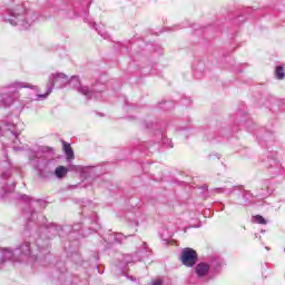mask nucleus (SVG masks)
Here are the masks:
<instances>
[{"label":"nucleus","instance_id":"obj_7","mask_svg":"<svg viewBox=\"0 0 285 285\" xmlns=\"http://www.w3.org/2000/svg\"><path fill=\"white\" fill-rule=\"evenodd\" d=\"M81 2H76L73 7L63 4V10L67 12L68 19H75V17H82L83 14V21L86 23H89L91 28H95V22L90 18H88V11L80 10Z\"/></svg>","mask_w":285,"mask_h":285},{"label":"nucleus","instance_id":"obj_2","mask_svg":"<svg viewBox=\"0 0 285 285\" xmlns=\"http://www.w3.org/2000/svg\"><path fill=\"white\" fill-rule=\"evenodd\" d=\"M37 262V255L32 254L30 243L24 242L20 244L16 249L10 250L8 248L0 249V268H3L6 262Z\"/></svg>","mask_w":285,"mask_h":285},{"label":"nucleus","instance_id":"obj_35","mask_svg":"<svg viewBox=\"0 0 285 285\" xmlns=\"http://www.w3.org/2000/svg\"><path fill=\"white\" fill-rule=\"evenodd\" d=\"M47 230H49V233H52V235H57V227H53V225L48 227Z\"/></svg>","mask_w":285,"mask_h":285},{"label":"nucleus","instance_id":"obj_26","mask_svg":"<svg viewBox=\"0 0 285 285\" xmlns=\"http://www.w3.org/2000/svg\"><path fill=\"white\" fill-rule=\"evenodd\" d=\"M254 222H255L256 224H262V225L268 224V222H266V218H264V216H262V215H256V216L254 217Z\"/></svg>","mask_w":285,"mask_h":285},{"label":"nucleus","instance_id":"obj_16","mask_svg":"<svg viewBox=\"0 0 285 285\" xmlns=\"http://www.w3.org/2000/svg\"><path fill=\"white\" fill-rule=\"evenodd\" d=\"M156 141H157V144H159V141H163V144L166 146V148H173V146H174L173 140L168 139V138H164V134H161V131H158Z\"/></svg>","mask_w":285,"mask_h":285},{"label":"nucleus","instance_id":"obj_36","mask_svg":"<svg viewBox=\"0 0 285 285\" xmlns=\"http://www.w3.org/2000/svg\"><path fill=\"white\" fill-rule=\"evenodd\" d=\"M208 159L213 160V159H219V154H210L208 156Z\"/></svg>","mask_w":285,"mask_h":285},{"label":"nucleus","instance_id":"obj_24","mask_svg":"<svg viewBox=\"0 0 285 285\" xmlns=\"http://www.w3.org/2000/svg\"><path fill=\"white\" fill-rule=\"evenodd\" d=\"M173 108H175V102L173 101H165L161 105L163 110H173Z\"/></svg>","mask_w":285,"mask_h":285},{"label":"nucleus","instance_id":"obj_8","mask_svg":"<svg viewBox=\"0 0 285 285\" xmlns=\"http://www.w3.org/2000/svg\"><path fill=\"white\" fill-rule=\"evenodd\" d=\"M276 188L277 186L275 185V180L272 178L263 179L256 188V197H259L261 199H268V197L275 193Z\"/></svg>","mask_w":285,"mask_h":285},{"label":"nucleus","instance_id":"obj_33","mask_svg":"<svg viewBox=\"0 0 285 285\" xmlns=\"http://www.w3.org/2000/svg\"><path fill=\"white\" fill-rule=\"evenodd\" d=\"M41 153H55V148H52V147H42Z\"/></svg>","mask_w":285,"mask_h":285},{"label":"nucleus","instance_id":"obj_9","mask_svg":"<svg viewBox=\"0 0 285 285\" xmlns=\"http://www.w3.org/2000/svg\"><path fill=\"white\" fill-rule=\"evenodd\" d=\"M197 252L190 247H186L181 250L180 255V262L184 266H187V268H193L195 264H197Z\"/></svg>","mask_w":285,"mask_h":285},{"label":"nucleus","instance_id":"obj_1","mask_svg":"<svg viewBox=\"0 0 285 285\" xmlns=\"http://www.w3.org/2000/svg\"><path fill=\"white\" fill-rule=\"evenodd\" d=\"M38 19L39 13L26 8V4H17L14 8L8 9L3 14L4 23L17 26L20 30H28Z\"/></svg>","mask_w":285,"mask_h":285},{"label":"nucleus","instance_id":"obj_25","mask_svg":"<svg viewBox=\"0 0 285 285\" xmlns=\"http://www.w3.org/2000/svg\"><path fill=\"white\" fill-rule=\"evenodd\" d=\"M2 104L3 106H10V104H12V96L2 95Z\"/></svg>","mask_w":285,"mask_h":285},{"label":"nucleus","instance_id":"obj_12","mask_svg":"<svg viewBox=\"0 0 285 285\" xmlns=\"http://www.w3.org/2000/svg\"><path fill=\"white\" fill-rule=\"evenodd\" d=\"M21 88H29L30 90L39 92V88L30 82L16 81L8 85V89L11 90V92H17V90H21Z\"/></svg>","mask_w":285,"mask_h":285},{"label":"nucleus","instance_id":"obj_38","mask_svg":"<svg viewBox=\"0 0 285 285\" xmlns=\"http://www.w3.org/2000/svg\"><path fill=\"white\" fill-rule=\"evenodd\" d=\"M52 164H55V160H48V161L46 163L47 168H48V166H52Z\"/></svg>","mask_w":285,"mask_h":285},{"label":"nucleus","instance_id":"obj_29","mask_svg":"<svg viewBox=\"0 0 285 285\" xmlns=\"http://www.w3.org/2000/svg\"><path fill=\"white\" fill-rule=\"evenodd\" d=\"M4 128H7V130H10L11 132H14L16 125H14V122L6 121Z\"/></svg>","mask_w":285,"mask_h":285},{"label":"nucleus","instance_id":"obj_20","mask_svg":"<svg viewBox=\"0 0 285 285\" xmlns=\"http://www.w3.org/2000/svg\"><path fill=\"white\" fill-rule=\"evenodd\" d=\"M12 135L14 136V140L12 141V149L16 151L23 150V147H21V140H19V132L12 131Z\"/></svg>","mask_w":285,"mask_h":285},{"label":"nucleus","instance_id":"obj_28","mask_svg":"<svg viewBox=\"0 0 285 285\" xmlns=\"http://www.w3.org/2000/svg\"><path fill=\"white\" fill-rule=\"evenodd\" d=\"M128 236L124 235V234H116L115 236V242H117V244H121V242H124V239H127Z\"/></svg>","mask_w":285,"mask_h":285},{"label":"nucleus","instance_id":"obj_39","mask_svg":"<svg viewBox=\"0 0 285 285\" xmlns=\"http://www.w3.org/2000/svg\"><path fill=\"white\" fill-rule=\"evenodd\" d=\"M250 124H253V122H250V121H245L244 124H243V126H250Z\"/></svg>","mask_w":285,"mask_h":285},{"label":"nucleus","instance_id":"obj_40","mask_svg":"<svg viewBox=\"0 0 285 285\" xmlns=\"http://www.w3.org/2000/svg\"><path fill=\"white\" fill-rule=\"evenodd\" d=\"M3 135V130L0 128V136H2Z\"/></svg>","mask_w":285,"mask_h":285},{"label":"nucleus","instance_id":"obj_6","mask_svg":"<svg viewBox=\"0 0 285 285\" xmlns=\"http://www.w3.org/2000/svg\"><path fill=\"white\" fill-rule=\"evenodd\" d=\"M59 83V86H63L65 83H68V76L62 72L52 73L49 76V82L47 85V92L46 94H37L36 95V101H43L48 99V96L52 90H55V85Z\"/></svg>","mask_w":285,"mask_h":285},{"label":"nucleus","instance_id":"obj_5","mask_svg":"<svg viewBox=\"0 0 285 285\" xmlns=\"http://www.w3.org/2000/svg\"><path fill=\"white\" fill-rule=\"evenodd\" d=\"M16 202H19L20 204H26V208L22 209V217H24L27 225L26 229L28 230V227L30 226V223L35 222V217L37 215V212L30 207V204L32 202H41L40 199L35 200L32 197L26 195V194H18L14 197Z\"/></svg>","mask_w":285,"mask_h":285},{"label":"nucleus","instance_id":"obj_19","mask_svg":"<svg viewBox=\"0 0 285 285\" xmlns=\"http://www.w3.org/2000/svg\"><path fill=\"white\" fill-rule=\"evenodd\" d=\"M17 183H13L11 187H8L6 183H0V197H4L7 193H12Z\"/></svg>","mask_w":285,"mask_h":285},{"label":"nucleus","instance_id":"obj_32","mask_svg":"<svg viewBox=\"0 0 285 285\" xmlns=\"http://www.w3.org/2000/svg\"><path fill=\"white\" fill-rule=\"evenodd\" d=\"M190 104H193V100H191L190 98H184V99L181 100V105H183V106L188 107V106H190Z\"/></svg>","mask_w":285,"mask_h":285},{"label":"nucleus","instance_id":"obj_13","mask_svg":"<svg viewBox=\"0 0 285 285\" xmlns=\"http://www.w3.org/2000/svg\"><path fill=\"white\" fill-rule=\"evenodd\" d=\"M195 273L197 275V277L202 278V277H206L208 275V273H210V265L202 262L198 263L195 266Z\"/></svg>","mask_w":285,"mask_h":285},{"label":"nucleus","instance_id":"obj_43","mask_svg":"<svg viewBox=\"0 0 285 285\" xmlns=\"http://www.w3.org/2000/svg\"><path fill=\"white\" fill-rule=\"evenodd\" d=\"M261 233H266V230H265V229H262Z\"/></svg>","mask_w":285,"mask_h":285},{"label":"nucleus","instance_id":"obj_22","mask_svg":"<svg viewBox=\"0 0 285 285\" xmlns=\"http://www.w3.org/2000/svg\"><path fill=\"white\" fill-rule=\"evenodd\" d=\"M209 267L213 268L215 271V273H217V271H219V268H222V259L219 257H214L210 261Z\"/></svg>","mask_w":285,"mask_h":285},{"label":"nucleus","instance_id":"obj_23","mask_svg":"<svg viewBox=\"0 0 285 285\" xmlns=\"http://www.w3.org/2000/svg\"><path fill=\"white\" fill-rule=\"evenodd\" d=\"M274 75H275V77H276L278 80L285 79L284 66H282V65L276 66L275 71H274Z\"/></svg>","mask_w":285,"mask_h":285},{"label":"nucleus","instance_id":"obj_11","mask_svg":"<svg viewBox=\"0 0 285 285\" xmlns=\"http://www.w3.org/2000/svg\"><path fill=\"white\" fill-rule=\"evenodd\" d=\"M13 169H14V166L9 159L1 160L0 161V179H2L3 181H6L7 179H10V177H12Z\"/></svg>","mask_w":285,"mask_h":285},{"label":"nucleus","instance_id":"obj_14","mask_svg":"<svg viewBox=\"0 0 285 285\" xmlns=\"http://www.w3.org/2000/svg\"><path fill=\"white\" fill-rule=\"evenodd\" d=\"M226 132V129H209L206 131L207 140L213 141H222L219 137H224V134Z\"/></svg>","mask_w":285,"mask_h":285},{"label":"nucleus","instance_id":"obj_18","mask_svg":"<svg viewBox=\"0 0 285 285\" xmlns=\"http://www.w3.org/2000/svg\"><path fill=\"white\" fill-rule=\"evenodd\" d=\"M237 190V187L226 188V187H217L212 189V193H216L217 195L225 193L226 195H233Z\"/></svg>","mask_w":285,"mask_h":285},{"label":"nucleus","instance_id":"obj_27","mask_svg":"<svg viewBox=\"0 0 285 285\" xmlns=\"http://www.w3.org/2000/svg\"><path fill=\"white\" fill-rule=\"evenodd\" d=\"M142 257H148V255H150L151 249L148 247V245L146 243H142Z\"/></svg>","mask_w":285,"mask_h":285},{"label":"nucleus","instance_id":"obj_4","mask_svg":"<svg viewBox=\"0 0 285 285\" xmlns=\"http://www.w3.org/2000/svg\"><path fill=\"white\" fill-rule=\"evenodd\" d=\"M259 164L262 168L269 170V175H279L282 164L277 160V151H265L261 157Z\"/></svg>","mask_w":285,"mask_h":285},{"label":"nucleus","instance_id":"obj_15","mask_svg":"<svg viewBox=\"0 0 285 285\" xmlns=\"http://www.w3.org/2000/svg\"><path fill=\"white\" fill-rule=\"evenodd\" d=\"M256 137H257L258 144L262 146H264L265 141H268V139L273 138V136L271 134L266 132L265 129H261L259 131H257Z\"/></svg>","mask_w":285,"mask_h":285},{"label":"nucleus","instance_id":"obj_3","mask_svg":"<svg viewBox=\"0 0 285 285\" xmlns=\"http://www.w3.org/2000/svg\"><path fill=\"white\" fill-rule=\"evenodd\" d=\"M69 85L73 90H77L79 95H83L87 99H99L101 97V92H104V85L96 83L91 89L88 86H82L81 80L78 76H72L69 79Z\"/></svg>","mask_w":285,"mask_h":285},{"label":"nucleus","instance_id":"obj_17","mask_svg":"<svg viewBox=\"0 0 285 285\" xmlns=\"http://www.w3.org/2000/svg\"><path fill=\"white\" fill-rule=\"evenodd\" d=\"M63 153L67 155V159H75V151L69 142L62 140Z\"/></svg>","mask_w":285,"mask_h":285},{"label":"nucleus","instance_id":"obj_30","mask_svg":"<svg viewBox=\"0 0 285 285\" xmlns=\"http://www.w3.org/2000/svg\"><path fill=\"white\" fill-rule=\"evenodd\" d=\"M269 101H271L272 104H277V106H285V99H283V100H277V99H275L274 97H269Z\"/></svg>","mask_w":285,"mask_h":285},{"label":"nucleus","instance_id":"obj_41","mask_svg":"<svg viewBox=\"0 0 285 285\" xmlns=\"http://www.w3.org/2000/svg\"><path fill=\"white\" fill-rule=\"evenodd\" d=\"M96 268H97L98 273H101V272L99 271V266H98V265H96Z\"/></svg>","mask_w":285,"mask_h":285},{"label":"nucleus","instance_id":"obj_34","mask_svg":"<svg viewBox=\"0 0 285 285\" xmlns=\"http://www.w3.org/2000/svg\"><path fill=\"white\" fill-rule=\"evenodd\" d=\"M68 170H75L77 173V171L81 170V167L77 166V165H71V166H69Z\"/></svg>","mask_w":285,"mask_h":285},{"label":"nucleus","instance_id":"obj_21","mask_svg":"<svg viewBox=\"0 0 285 285\" xmlns=\"http://www.w3.org/2000/svg\"><path fill=\"white\" fill-rule=\"evenodd\" d=\"M55 175L58 179H63V177L68 175V168H66L65 166H58L55 169Z\"/></svg>","mask_w":285,"mask_h":285},{"label":"nucleus","instance_id":"obj_31","mask_svg":"<svg viewBox=\"0 0 285 285\" xmlns=\"http://www.w3.org/2000/svg\"><path fill=\"white\" fill-rule=\"evenodd\" d=\"M96 31L98 32V35L100 36V37H102V39H108V33L107 32H104L102 30H101V28H97L96 27Z\"/></svg>","mask_w":285,"mask_h":285},{"label":"nucleus","instance_id":"obj_10","mask_svg":"<svg viewBox=\"0 0 285 285\" xmlns=\"http://www.w3.org/2000/svg\"><path fill=\"white\" fill-rule=\"evenodd\" d=\"M253 199H255V195L250 190H243L236 195L234 204L236 206H252L255 204Z\"/></svg>","mask_w":285,"mask_h":285},{"label":"nucleus","instance_id":"obj_42","mask_svg":"<svg viewBox=\"0 0 285 285\" xmlns=\"http://www.w3.org/2000/svg\"><path fill=\"white\" fill-rule=\"evenodd\" d=\"M4 157H8V151H4Z\"/></svg>","mask_w":285,"mask_h":285},{"label":"nucleus","instance_id":"obj_37","mask_svg":"<svg viewBox=\"0 0 285 285\" xmlns=\"http://www.w3.org/2000/svg\"><path fill=\"white\" fill-rule=\"evenodd\" d=\"M161 279L154 281L151 285H163Z\"/></svg>","mask_w":285,"mask_h":285}]
</instances>
